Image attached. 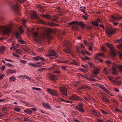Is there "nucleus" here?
Wrapping results in <instances>:
<instances>
[{
    "mask_svg": "<svg viewBox=\"0 0 122 122\" xmlns=\"http://www.w3.org/2000/svg\"><path fill=\"white\" fill-rule=\"evenodd\" d=\"M24 31L22 27L21 26H20L19 27V31L16 32L15 36L16 38L18 39V41L21 44H24L25 42L24 41L21 39L20 35L23 33Z\"/></svg>",
    "mask_w": 122,
    "mask_h": 122,
    "instance_id": "nucleus-1",
    "label": "nucleus"
},
{
    "mask_svg": "<svg viewBox=\"0 0 122 122\" xmlns=\"http://www.w3.org/2000/svg\"><path fill=\"white\" fill-rule=\"evenodd\" d=\"M0 33H1L3 36H7L8 26L7 25H0Z\"/></svg>",
    "mask_w": 122,
    "mask_h": 122,
    "instance_id": "nucleus-2",
    "label": "nucleus"
},
{
    "mask_svg": "<svg viewBox=\"0 0 122 122\" xmlns=\"http://www.w3.org/2000/svg\"><path fill=\"white\" fill-rule=\"evenodd\" d=\"M49 54H46L45 55V56L46 57H48L50 56H55L56 58L58 57V54L56 53L53 50H49L48 51Z\"/></svg>",
    "mask_w": 122,
    "mask_h": 122,
    "instance_id": "nucleus-3",
    "label": "nucleus"
},
{
    "mask_svg": "<svg viewBox=\"0 0 122 122\" xmlns=\"http://www.w3.org/2000/svg\"><path fill=\"white\" fill-rule=\"evenodd\" d=\"M113 67L112 68V71L113 74L114 75H116L117 74V72L114 67H118L119 69L122 72V66L119 65L117 66L115 63H113Z\"/></svg>",
    "mask_w": 122,
    "mask_h": 122,
    "instance_id": "nucleus-4",
    "label": "nucleus"
},
{
    "mask_svg": "<svg viewBox=\"0 0 122 122\" xmlns=\"http://www.w3.org/2000/svg\"><path fill=\"white\" fill-rule=\"evenodd\" d=\"M68 25L71 26L74 25H80L81 27L83 28H84L85 26V25L83 23L82 21L78 22L76 21H72L71 22L68 23Z\"/></svg>",
    "mask_w": 122,
    "mask_h": 122,
    "instance_id": "nucleus-5",
    "label": "nucleus"
},
{
    "mask_svg": "<svg viewBox=\"0 0 122 122\" xmlns=\"http://www.w3.org/2000/svg\"><path fill=\"white\" fill-rule=\"evenodd\" d=\"M66 46L67 47V49H65L64 50V52L67 54H70L71 51L70 46L71 45V43L69 42H68L66 44Z\"/></svg>",
    "mask_w": 122,
    "mask_h": 122,
    "instance_id": "nucleus-6",
    "label": "nucleus"
},
{
    "mask_svg": "<svg viewBox=\"0 0 122 122\" xmlns=\"http://www.w3.org/2000/svg\"><path fill=\"white\" fill-rule=\"evenodd\" d=\"M76 108L77 109L79 112H84L85 111L83 108V106L81 103H80L76 105Z\"/></svg>",
    "mask_w": 122,
    "mask_h": 122,
    "instance_id": "nucleus-7",
    "label": "nucleus"
},
{
    "mask_svg": "<svg viewBox=\"0 0 122 122\" xmlns=\"http://www.w3.org/2000/svg\"><path fill=\"white\" fill-rule=\"evenodd\" d=\"M48 92L51 94V96H58L59 93L57 92L56 90H54L52 89H47Z\"/></svg>",
    "mask_w": 122,
    "mask_h": 122,
    "instance_id": "nucleus-8",
    "label": "nucleus"
},
{
    "mask_svg": "<svg viewBox=\"0 0 122 122\" xmlns=\"http://www.w3.org/2000/svg\"><path fill=\"white\" fill-rule=\"evenodd\" d=\"M106 32L108 36L110 37L114 34L116 32L115 30L111 28H108L106 30Z\"/></svg>",
    "mask_w": 122,
    "mask_h": 122,
    "instance_id": "nucleus-9",
    "label": "nucleus"
},
{
    "mask_svg": "<svg viewBox=\"0 0 122 122\" xmlns=\"http://www.w3.org/2000/svg\"><path fill=\"white\" fill-rule=\"evenodd\" d=\"M69 98L70 100H81V98L79 97L75 94L72 95L69 97Z\"/></svg>",
    "mask_w": 122,
    "mask_h": 122,
    "instance_id": "nucleus-10",
    "label": "nucleus"
},
{
    "mask_svg": "<svg viewBox=\"0 0 122 122\" xmlns=\"http://www.w3.org/2000/svg\"><path fill=\"white\" fill-rule=\"evenodd\" d=\"M106 44L107 46L110 48L112 53L114 55H116V51L115 50L114 47L112 45L109 43H107Z\"/></svg>",
    "mask_w": 122,
    "mask_h": 122,
    "instance_id": "nucleus-11",
    "label": "nucleus"
},
{
    "mask_svg": "<svg viewBox=\"0 0 122 122\" xmlns=\"http://www.w3.org/2000/svg\"><path fill=\"white\" fill-rule=\"evenodd\" d=\"M110 21L111 22L116 21L117 20H122V16H114L112 15L110 17Z\"/></svg>",
    "mask_w": 122,
    "mask_h": 122,
    "instance_id": "nucleus-12",
    "label": "nucleus"
},
{
    "mask_svg": "<svg viewBox=\"0 0 122 122\" xmlns=\"http://www.w3.org/2000/svg\"><path fill=\"white\" fill-rule=\"evenodd\" d=\"M33 34L35 38V40L36 41L39 42L42 40L39 37L37 33L34 32Z\"/></svg>",
    "mask_w": 122,
    "mask_h": 122,
    "instance_id": "nucleus-13",
    "label": "nucleus"
},
{
    "mask_svg": "<svg viewBox=\"0 0 122 122\" xmlns=\"http://www.w3.org/2000/svg\"><path fill=\"white\" fill-rule=\"evenodd\" d=\"M32 14L35 18L37 19L40 22L43 23H44L43 20L38 16L37 14L35 11H33Z\"/></svg>",
    "mask_w": 122,
    "mask_h": 122,
    "instance_id": "nucleus-14",
    "label": "nucleus"
},
{
    "mask_svg": "<svg viewBox=\"0 0 122 122\" xmlns=\"http://www.w3.org/2000/svg\"><path fill=\"white\" fill-rule=\"evenodd\" d=\"M60 91L62 94L66 96L67 95V90L64 87H61L60 88Z\"/></svg>",
    "mask_w": 122,
    "mask_h": 122,
    "instance_id": "nucleus-15",
    "label": "nucleus"
},
{
    "mask_svg": "<svg viewBox=\"0 0 122 122\" xmlns=\"http://www.w3.org/2000/svg\"><path fill=\"white\" fill-rule=\"evenodd\" d=\"M115 43H116L117 42L121 43L117 46V47L121 50H122V38L120 39H118L115 41Z\"/></svg>",
    "mask_w": 122,
    "mask_h": 122,
    "instance_id": "nucleus-16",
    "label": "nucleus"
},
{
    "mask_svg": "<svg viewBox=\"0 0 122 122\" xmlns=\"http://www.w3.org/2000/svg\"><path fill=\"white\" fill-rule=\"evenodd\" d=\"M86 7H80L81 10V11L83 12V13L85 14V16H83V17H84V19L85 20H86L87 19V15L85 11V9Z\"/></svg>",
    "mask_w": 122,
    "mask_h": 122,
    "instance_id": "nucleus-17",
    "label": "nucleus"
},
{
    "mask_svg": "<svg viewBox=\"0 0 122 122\" xmlns=\"http://www.w3.org/2000/svg\"><path fill=\"white\" fill-rule=\"evenodd\" d=\"M91 112L93 114L95 117H99L100 116L101 114L97 111H95L92 110Z\"/></svg>",
    "mask_w": 122,
    "mask_h": 122,
    "instance_id": "nucleus-18",
    "label": "nucleus"
},
{
    "mask_svg": "<svg viewBox=\"0 0 122 122\" xmlns=\"http://www.w3.org/2000/svg\"><path fill=\"white\" fill-rule=\"evenodd\" d=\"M12 8L16 13H18L19 10V7L17 4H16L12 6Z\"/></svg>",
    "mask_w": 122,
    "mask_h": 122,
    "instance_id": "nucleus-19",
    "label": "nucleus"
},
{
    "mask_svg": "<svg viewBox=\"0 0 122 122\" xmlns=\"http://www.w3.org/2000/svg\"><path fill=\"white\" fill-rule=\"evenodd\" d=\"M112 81L114 85L119 86L120 85L122 82L120 81H118L116 80H112Z\"/></svg>",
    "mask_w": 122,
    "mask_h": 122,
    "instance_id": "nucleus-20",
    "label": "nucleus"
},
{
    "mask_svg": "<svg viewBox=\"0 0 122 122\" xmlns=\"http://www.w3.org/2000/svg\"><path fill=\"white\" fill-rule=\"evenodd\" d=\"M42 105L44 108L48 109H50L51 107L50 105L48 103H43Z\"/></svg>",
    "mask_w": 122,
    "mask_h": 122,
    "instance_id": "nucleus-21",
    "label": "nucleus"
},
{
    "mask_svg": "<svg viewBox=\"0 0 122 122\" xmlns=\"http://www.w3.org/2000/svg\"><path fill=\"white\" fill-rule=\"evenodd\" d=\"M102 56L104 57V56L103 54L100 53H98L97 54L96 56L94 57V58L96 59L100 60V59L98 58V57Z\"/></svg>",
    "mask_w": 122,
    "mask_h": 122,
    "instance_id": "nucleus-22",
    "label": "nucleus"
},
{
    "mask_svg": "<svg viewBox=\"0 0 122 122\" xmlns=\"http://www.w3.org/2000/svg\"><path fill=\"white\" fill-rule=\"evenodd\" d=\"M37 7L38 8L37 10L39 12L42 13L45 11L44 8L40 5H38L37 6Z\"/></svg>",
    "mask_w": 122,
    "mask_h": 122,
    "instance_id": "nucleus-23",
    "label": "nucleus"
},
{
    "mask_svg": "<svg viewBox=\"0 0 122 122\" xmlns=\"http://www.w3.org/2000/svg\"><path fill=\"white\" fill-rule=\"evenodd\" d=\"M18 78H20L28 79L30 80H31V79L27 76L25 75H21L18 76Z\"/></svg>",
    "mask_w": 122,
    "mask_h": 122,
    "instance_id": "nucleus-24",
    "label": "nucleus"
},
{
    "mask_svg": "<svg viewBox=\"0 0 122 122\" xmlns=\"http://www.w3.org/2000/svg\"><path fill=\"white\" fill-rule=\"evenodd\" d=\"M99 86L101 88L102 90L106 91V92L108 94H109V92L106 89L105 87L104 86L101 85H99Z\"/></svg>",
    "mask_w": 122,
    "mask_h": 122,
    "instance_id": "nucleus-25",
    "label": "nucleus"
},
{
    "mask_svg": "<svg viewBox=\"0 0 122 122\" xmlns=\"http://www.w3.org/2000/svg\"><path fill=\"white\" fill-rule=\"evenodd\" d=\"M16 70L12 69H8V74L15 73L16 72Z\"/></svg>",
    "mask_w": 122,
    "mask_h": 122,
    "instance_id": "nucleus-26",
    "label": "nucleus"
},
{
    "mask_svg": "<svg viewBox=\"0 0 122 122\" xmlns=\"http://www.w3.org/2000/svg\"><path fill=\"white\" fill-rule=\"evenodd\" d=\"M99 71L98 68H95L93 71V73L95 75H96L99 73Z\"/></svg>",
    "mask_w": 122,
    "mask_h": 122,
    "instance_id": "nucleus-27",
    "label": "nucleus"
},
{
    "mask_svg": "<svg viewBox=\"0 0 122 122\" xmlns=\"http://www.w3.org/2000/svg\"><path fill=\"white\" fill-rule=\"evenodd\" d=\"M44 63L42 62H36L35 64V66H36L35 67V68L40 67L41 66L44 65Z\"/></svg>",
    "mask_w": 122,
    "mask_h": 122,
    "instance_id": "nucleus-28",
    "label": "nucleus"
},
{
    "mask_svg": "<svg viewBox=\"0 0 122 122\" xmlns=\"http://www.w3.org/2000/svg\"><path fill=\"white\" fill-rule=\"evenodd\" d=\"M12 25V24L11 23L10 25H8V33L12 31L13 28Z\"/></svg>",
    "mask_w": 122,
    "mask_h": 122,
    "instance_id": "nucleus-29",
    "label": "nucleus"
},
{
    "mask_svg": "<svg viewBox=\"0 0 122 122\" xmlns=\"http://www.w3.org/2000/svg\"><path fill=\"white\" fill-rule=\"evenodd\" d=\"M41 16L47 19H49L51 18V16L47 14L45 15H42Z\"/></svg>",
    "mask_w": 122,
    "mask_h": 122,
    "instance_id": "nucleus-30",
    "label": "nucleus"
},
{
    "mask_svg": "<svg viewBox=\"0 0 122 122\" xmlns=\"http://www.w3.org/2000/svg\"><path fill=\"white\" fill-rule=\"evenodd\" d=\"M50 79L53 80H57L58 78L57 76L53 75H52L50 77Z\"/></svg>",
    "mask_w": 122,
    "mask_h": 122,
    "instance_id": "nucleus-31",
    "label": "nucleus"
},
{
    "mask_svg": "<svg viewBox=\"0 0 122 122\" xmlns=\"http://www.w3.org/2000/svg\"><path fill=\"white\" fill-rule=\"evenodd\" d=\"M16 80V78L15 77L13 76H11L9 79V81H15Z\"/></svg>",
    "mask_w": 122,
    "mask_h": 122,
    "instance_id": "nucleus-32",
    "label": "nucleus"
},
{
    "mask_svg": "<svg viewBox=\"0 0 122 122\" xmlns=\"http://www.w3.org/2000/svg\"><path fill=\"white\" fill-rule=\"evenodd\" d=\"M103 72L104 74L107 75L109 74L108 70L106 68H104Z\"/></svg>",
    "mask_w": 122,
    "mask_h": 122,
    "instance_id": "nucleus-33",
    "label": "nucleus"
},
{
    "mask_svg": "<svg viewBox=\"0 0 122 122\" xmlns=\"http://www.w3.org/2000/svg\"><path fill=\"white\" fill-rule=\"evenodd\" d=\"M40 56H36L33 57L32 59L36 61H38L39 60Z\"/></svg>",
    "mask_w": 122,
    "mask_h": 122,
    "instance_id": "nucleus-34",
    "label": "nucleus"
},
{
    "mask_svg": "<svg viewBox=\"0 0 122 122\" xmlns=\"http://www.w3.org/2000/svg\"><path fill=\"white\" fill-rule=\"evenodd\" d=\"M5 47L4 46H2L0 47V53H2L5 49Z\"/></svg>",
    "mask_w": 122,
    "mask_h": 122,
    "instance_id": "nucleus-35",
    "label": "nucleus"
},
{
    "mask_svg": "<svg viewBox=\"0 0 122 122\" xmlns=\"http://www.w3.org/2000/svg\"><path fill=\"white\" fill-rule=\"evenodd\" d=\"M101 100L103 102H109V100H108L107 98L104 97H102Z\"/></svg>",
    "mask_w": 122,
    "mask_h": 122,
    "instance_id": "nucleus-36",
    "label": "nucleus"
},
{
    "mask_svg": "<svg viewBox=\"0 0 122 122\" xmlns=\"http://www.w3.org/2000/svg\"><path fill=\"white\" fill-rule=\"evenodd\" d=\"M28 64L29 66H30L32 67H33L34 68H35V67H36L35 66V64H34L32 62L28 63Z\"/></svg>",
    "mask_w": 122,
    "mask_h": 122,
    "instance_id": "nucleus-37",
    "label": "nucleus"
},
{
    "mask_svg": "<svg viewBox=\"0 0 122 122\" xmlns=\"http://www.w3.org/2000/svg\"><path fill=\"white\" fill-rule=\"evenodd\" d=\"M92 24L93 25L97 26L99 25L97 21H95L92 22Z\"/></svg>",
    "mask_w": 122,
    "mask_h": 122,
    "instance_id": "nucleus-38",
    "label": "nucleus"
},
{
    "mask_svg": "<svg viewBox=\"0 0 122 122\" xmlns=\"http://www.w3.org/2000/svg\"><path fill=\"white\" fill-rule=\"evenodd\" d=\"M21 21L22 24L24 25H25L26 23H27L26 20L23 19L21 20Z\"/></svg>",
    "mask_w": 122,
    "mask_h": 122,
    "instance_id": "nucleus-39",
    "label": "nucleus"
},
{
    "mask_svg": "<svg viewBox=\"0 0 122 122\" xmlns=\"http://www.w3.org/2000/svg\"><path fill=\"white\" fill-rule=\"evenodd\" d=\"M96 120L97 122H104V120L102 118H97Z\"/></svg>",
    "mask_w": 122,
    "mask_h": 122,
    "instance_id": "nucleus-40",
    "label": "nucleus"
},
{
    "mask_svg": "<svg viewBox=\"0 0 122 122\" xmlns=\"http://www.w3.org/2000/svg\"><path fill=\"white\" fill-rule=\"evenodd\" d=\"M23 49L26 52H28L29 51V49L26 46L25 47L23 48Z\"/></svg>",
    "mask_w": 122,
    "mask_h": 122,
    "instance_id": "nucleus-41",
    "label": "nucleus"
},
{
    "mask_svg": "<svg viewBox=\"0 0 122 122\" xmlns=\"http://www.w3.org/2000/svg\"><path fill=\"white\" fill-rule=\"evenodd\" d=\"M24 121L25 122H30L31 120L29 118H26L24 119Z\"/></svg>",
    "mask_w": 122,
    "mask_h": 122,
    "instance_id": "nucleus-42",
    "label": "nucleus"
},
{
    "mask_svg": "<svg viewBox=\"0 0 122 122\" xmlns=\"http://www.w3.org/2000/svg\"><path fill=\"white\" fill-rule=\"evenodd\" d=\"M14 109L15 111L17 112H19L20 111V108L17 107H15Z\"/></svg>",
    "mask_w": 122,
    "mask_h": 122,
    "instance_id": "nucleus-43",
    "label": "nucleus"
},
{
    "mask_svg": "<svg viewBox=\"0 0 122 122\" xmlns=\"http://www.w3.org/2000/svg\"><path fill=\"white\" fill-rule=\"evenodd\" d=\"M46 68H42L38 69V71H39L42 72L44 70L46 69Z\"/></svg>",
    "mask_w": 122,
    "mask_h": 122,
    "instance_id": "nucleus-44",
    "label": "nucleus"
},
{
    "mask_svg": "<svg viewBox=\"0 0 122 122\" xmlns=\"http://www.w3.org/2000/svg\"><path fill=\"white\" fill-rule=\"evenodd\" d=\"M72 29L73 30H78V28L77 26L74 25L72 27Z\"/></svg>",
    "mask_w": 122,
    "mask_h": 122,
    "instance_id": "nucleus-45",
    "label": "nucleus"
},
{
    "mask_svg": "<svg viewBox=\"0 0 122 122\" xmlns=\"http://www.w3.org/2000/svg\"><path fill=\"white\" fill-rule=\"evenodd\" d=\"M15 52L16 53L19 54H21V51L20 50L18 49H16L15 50Z\"/></svg>",
    "mask_w": 122,
    "mask_h": 122,
    "instance_id": "nucleus-46",
    "label": "nucleus"
},
{
    "mask_svg": "<svg viewBox=\"0 0 122 122\" xmlns=\"http://www.w3.org/2000/svg\"><path fill=\"white\" fill-rule=\"evenodd\" d=\"M105 62L107 64V65L108 66H109L110 65L111 63V62L109 60L106 61Z\"/></svg>",
    "mask_w": 122,
    "mask_h": 122,
    "instance_id": "nucleus-47",
    "label": "nucleus"
},
{
    "mask_svg": "<svg viewBox=\"0 0 122 122\" xmlns=\"http://www.w3.org/2000/svg\"><path fill=\"white\" fill-rule=\"evenodd\" d=\"M3 36L2 37L0 38V40L2 41L3 40H5L7 39V36Z\"/></svg>",
    "mask_w": 122,
    "mask_h": 122,
    "instance_id": "nucleus-48",
    "label": "nucleus"
},
{
    "mask_svg": "<svg viewBox=\"0 0 122 122\" xmlns=\"http://www.w3.org/2000/svg\"><path fill=\"white\" fill-rule=\"evenodd\" d=\"M117 4L118 5H122V0L118 1Z\"/></svg>",
    "mask_w": 122,
    "mask_h": 122,
    "instance_id": "nucleus-49",
    "label": "nucleus"
},
{
    "mask_svg": "<svg viewBox=\"0 0 122 122\" xmlns=\"http://www.w3.org/2000/svg\"><path fill=\"white\" fill-rule=\"evenodd\" d=\"M47 24L50 26H53L55 25V24L53 22H48V23Z\"/></svg>",
    "mask_w": 122,
    "mask_h": 122,
    "instance_id": "nucleus-50",
    "label": "nucleus"
},
{
    "mask_svg": "<svg viewBox=\"0 0 122 122\" xmlns=\"http://www.w3.org/2000/svg\"><path fill=\"white\" fill-rule=\"evenodd\" d=\"M32 89L33 90H36L39 91H41V89L39 88H35V87H32Z\"/></svg>",
    "mask_w": 122,
    "mask_h": 122,
    "instance_id": "nucleus-51",
    "label": "nucleus"
},
{
    "mask_svg": "<svg viewBox=\"0 0 122 122\" xmlns=\"http://www.w3.org/2000/svg\"><path fill=\"white\" fill-rule=\"evenodd\" d=\"M20 61L23 64H25L27 62L26 61L24 60H20Z\"/></svg>",
    "mask_w": 122,
    "mask_h": 122,
    "instance_id": "nucleus-52",
    "label": "nucleus"
},
{
    "mask_svg": "<svg viewBox=\"0 0 122 122\" xmlns=\"http://www.w3.org/2000/svg\"><path fill=\"white\" fill-rule=\"evenodd\" d=\"M37 50L39 52H41L43 51V48L42 47L39 48Z\"/></svg>",
    "mask_w": 122,
    "mask_h": 122,
    "instance_id": "nucleus-53",
    "label": "nucleus"
},
{
    "mask_svg": "<svg viewBox=\"0 0 122 122\" xmlns=\"http://www.w3.org/2000/svg\"><path fill=\"white\" fill-rule=\"evenodd\" d=\"M15 120L18 121H21L22 120V118L21 117H17V118H15Z\"/></svg>",
    "mask_w": 122,
    "mask_h": 122,
    "instance_id": "nucleus-54",
    "label": "nucleus"
},
{
    "mask_svg": "<svg viewBox=\"0 0 122 122\" xmlns=\"http://www.w3.org/2000/svg\"><path fill=\"white\" fill-rule=\"evenodd\" d=\"M57 9L58 10V11L60 13L62 12V10L61 8L59 7H57Z\"/></svg>",
    "mask_w": 122,
    "mask_h": 122,
    "instance_id": "nucleus-55",
    "label": "nucleus"
},
{
    "mask_svg": "<svg viewBox=\"0 0 122 122\" xmlns=\"http://www.w3.org/2000/svg\"><path fill=\"white\" fill-rule=\"evenodd\" d=\"M83 43L86 46H88L89 45L87 41H83Z\"/></svg>",
    "mask_w": 122,
    "mask_h": 122,
    "instance_id": "nucleus-56",
    "label": "nucleus"
},
{
    "mask_svg": "<svg viewBox=\"0 0 122 122\" xmlns=\"http://www.w3.org/2000/svg\"><path fill=\"white\" fill-rule=\"evenodd\" d=\"M25 112L27 114H30L32 113V112L30 110H28L27 111Z\"/></svg>",
    "mask_w": 122,
    "mask_h": 122,
    "instance_id": "nucleus-57",
    "label": "nucleus"
},
{
    "mask_svg": "<svg viewBox=\"0 0 122 122\" xmlns=\"http://www.w3.org/2000/svg\"><path fill=\"white\" fill-rule=\"evenodd\" d=\"M71 64H73L75 65H78L77 63L75 61H73L72 62H71Z\"/></svg>",
    "mask_w": 122,
    "mask_h": 122,
    "instance_id": "nucleus-58",
    "label": "nucleus"
},
{
    "mask_svg": "<svg viewBox=\"0 0 122 122\" xmlns=\"http://www.w3.org/2000/svg\"><path fill=\"white\" fill-rule=\"evenodd\" d=\"M24 103L27 106L29 107L30 106L29 103L28 102H25Z\"/></svg>",
    "mask_w": 122,
    "mask_h": 122,
    "instance_id": "nucleus-59",
    "label": "nucleus"
},
{
    "mask_svg": "<svg viewBox=\"0 0 122 122\" xmlns=\"http://www.w3.org/2000/svg\"><path fill=\"white\" fill-rule=\"evenodd\" d=\"M12 55L13 56H15V57H16L17 58H20V57L19 56L17 55V54H16L15 53H13L12 54Z\"/></svg>",
    "mask_w": 122,
    "mask_h": 122,
    "instance_id": "nucleus-60",
    "label": "nucleus"
},
{
    "mask_svg": "<svg viewBox=\"0 0 122 122\" xmlns=\"http://www.w3.org/2000/svg\"><path fill=\"white\" fill-rule=\"evenodd\" d=\"M39 60H40L44 61H45V59L43 57L40 56L39 57Z\"/></svg>",
    "mask_w": 122,
    "mask_h": 122,
    "instance_id": "nucleus-61",
    "label": "nucleus"
},
{
    "mask_svg": "<svg viewBox=\"0 0 122 122\" xmlns=\"http://www.w3.org/2000/svg\"><path fill=\"white\" fill-rule=\"evenodd\" d=\"M118 54L120 57L122 59V54L119 52H118Z\"/></svg>",
    "mask_w": 122,
    "mask_h": 122,
    "instance_id": "nucleus-62",
    "label": "nucleus"
},
{
    "mask_svg": "<svg viewBox=\"0 0 122 122\" xmlns=\"http://www.w3.org/2000/svg\"><path fill=\"white\" fill-rule=\"evenodd\" d=\"M84 51V52H85L86 53L88 56L91 55L90 53L88 52L87 51Z\"/></svg>",
    "mask_w": 122,
    "mask_h": 122,
    "instance_id": "nucleus-63",
    "label": "nucleus"
},
{
    "mask_svg": "<svg viewBox=\"0 0 122 122\" xmlns=\"http://www.w3.org/2000/svg\"><path fill=\"white\" fill-rule=\"evenodd\" d=\"M5 66H3L1 68V70L2 71H4L5 69Z\"/></svg>",
    "mask_w": 122,
    "mask_h": 122,
    "instance_id": "nucleus-64",
    "label": "nucleus"
}]
</instances>
